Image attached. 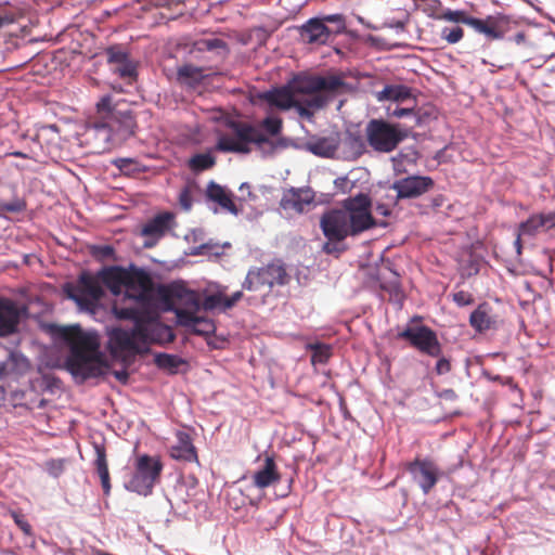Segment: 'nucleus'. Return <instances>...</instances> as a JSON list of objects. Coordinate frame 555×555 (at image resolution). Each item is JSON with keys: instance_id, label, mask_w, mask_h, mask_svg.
I'll return each mask as SVG.
<instances>
[{"instance_id": "obj_1", "label": "nucleus", "mask_w": 555, "mask_h": 555, "mask_svg": "<svg viewBox=\"0 0 555 555\" xmlns=\"http://www.w3.org/2000/svg\"><path fill=\"white\" fill-rule=\"evenodd\" d=\"M345 88L346 82L337 75L300 73L285 86L262 92L258 98L282 111L294 108L299 117L312 121L315 113L324 109Z\"/></svg>"}, {"instance_id": "obj_2", "label": "nucleus", "mask_w": 555, "mask_h": 555, "mask_svg": "<svg viewBox=\"0 0 555 555\" xmlns=\"http://www.w3.org/2000/svg\"><path fill=\"white\" fill-rule=\"evenodd\" d=\"M372 201L367 194L360 193L346 198L341 209H333L322 215L320 228L326 242L322 250L339 257L348 249L345 240L357 236L377 225L371 212Z\"/></svg>"}, {"instance_id": "obj_3", "label": "nucleus", "mask_w": 555, "mask_h": 555, "mask_svg": "<svg viewBox=\"0 0 555 555\" xmlns=\"http://www.w3.org/2000/svg\"><path fill=\"white\" fill-rule=\"evenodd\" d=\"M53 334L69 348L64 366L76 380L83 383L104 374L105 363L95 333L83 332L79 325H70L55 326Z\"/></svg>"}, {"instance_id": "obj_4", "label": "nucleus", "mask_w": 555, "mask_h": 555, "mask_svg": "<svg viewBox=\"0 0 555 555\" xmlns=\"http://www.w3.org/2000/svg\"><path fill=\"white\" fill-rule=\"evenodd\" d=\"M159 332H165L170 340L173 335L169 327H151L147 325L133 326L130 330L121 327L113 328L109 334L108 346L113 354L122 352L142 353L149 350V346L157 341Z\"/></svg>"}, {"instance_id": "obj_5", "label": "nucleus", "mask_w": 555, "mask_h": 555, "mask_svg": "<svg viewBox=\"0 0 555 555\" xmlns=\"http://www.w3.org/2000/svg\"><path fill=\"white\" fill-rule=\"evenodd\" d=\"M228 127L233 135L222 134L215 146L216 151L223 153L249 154L250 144L261 147L264 144H272L271 140L258 127L250 122L230 120Z\"/></svg>"}, {"instance_id": "obj_6", "label": "nucleus", "mask_w": 555, "mask_h": 555, "mask_svg": "<svg viewBox=\"0 0 555 555\" xmlns=\"http://www.w3.org/2000/svg\"><path fill=\"white\" fill-rule=\"evenodd\" d=\"M63 292L67 298L76 302L79 310L92 313L104 296V289L96 274L87 270L81 271L75 282L65 283Z\"/></svg>"}, {"instance_id": "obj_7", "label": "nucleus", "mask_w": 555, "mask_h": 555, "mask_svg": "<svg viewBox=\"0 0 555 555\" xmlns=\"http://www.w3.org/2000/svg\"><path fill=\"white\" fill-rule=\"evenodd\" d=\"M291 282L285 263L273 260L262 267H251L242 283V289L257 293L264 288L271 291L274 286H285Z\"/></svg>"}, {"instance_id": "obj_8", "label": "nucleus", "mask_w": 555, "mask_h": 555, "mask_svg": "<svg viewBox=\"0 0 555 555\" xmlns=\"http://www.w3.org/2000/svg\"><path fill=\"white\" fill-rule=\"evenodd\" d=\"M440 20L472 27L475 31L485 35L489 40L502 39L506 31L507 20L501 15H488L486 18H477L464 10H446Z\"/></svg>"}, {"instance_id": "obj_9", "label": "nucleus", "mask_w": 555, "mask_h": 555, "mask_svg": "<svg viewBox=\"0 0 555 555\" xmlns=\"http://www.w3.org/2000/svg\"><path fill=\"white\" fill-rule=\"evenodd\" d=\"M369 145L378 153H390L397 149L408 133L397 124L384 119H371L365 128Z\"/></svg>"}, {"instance_id": "obj_10", "label": "nucleus", "mask_w": 555, "mask_h": 555, "mask_svg": "<svg viewBox=\"0 0 555 555\" xmlns=\"http://www.w3.org/2000/svg\"><path fill=\"white\" fill-rule=\"evenodd\" d=\"M163 467L159 457L147 454L140 455L137 459L134 473L127 482L126 489L140 495H150L155 483L160 479Z\"/></svg>"}, {"instance_id": "obj_11", "label": "nucleus", "mask_w": 555, "mask_h": 555, "mask_svg": "<svg viewBox=\"0 0 555 555\" xmlns=\"http://www.w3.org/2000/svg\"><path fill=\"white\" fill-rule=\"evenodd\" d=\"M125 297L134 300L142 307H150L154 299V282L151 274L142 268H127Z\"/></svg>"}, {"instance_id": "obj_12", "label": "nucleus", "mask_w": 555, "mask_h": 555, "mask_svg": "<svg viewBox=\"0 0 555 555\" xmlns=\"http://www.w3.org/2000/svg\"><path fill=\"white\" fill-rule=\"evenodd\" d=\"M398 338L409 341L411 347L428 357H440L442 353L436 332L426 325L408 326L398 334Z\"/></svg>"}, {"instance_id": "obj_13", "label": "nucleus", "mask_w": 555, "mask_h": 555, "mask_svg": "<svg viewBox=\"0 0 555 555\" xmlns=\"http://www.w3.org/2000/svg\"><path fill=\"white\" fill-rule=\"evenodd\" d=\"M163 298L166 309L175 313L177 310H188L195 314L202 309L198 294L182 285L173 284L164 288Z\"/></svg>"}, {"instance_id": "obj_14", "label": "nucleus", "mask_w": 555, "mask_h": 555, "mask_svg": "<svg viewBox=\"0 0 555 555\" xmlns=\"http://www.w3.org/2000/svg\"><path fill=\"white\" fill-rule=\"evenodd\" d=\"M405 468L424 494H428L439 480V468L430 459L416 457L414 461L406 463Z\"/></svg>"}, {"instance_id": "obj_15", "label": "nucleus", "mask_w": 555, "mask_h": 555, "mask_svg": "<svg viewBox=\"0 0 555 555\" xmlns=\"http://www.w3.org/2000/svg\"><path fill=\"white\" fill-rule=\"evenodd\" d=\"M434 186L430 177L411 176L396 181L392 189L397 191L398 198H416L427 193Z\"/></svg>"}, {"instance_id": "obj_16", "label": "nucleus", "mask_w": 555, "mask_h": 555, "mask_svg": "<svg viewBox=\"0 0 555 555\" xmlns=\"http://www.w3.org/2000/svg\"><path fill=\"white\" fill-rule=\"evenodd\" d=\"M113 313L119 320H131L134 322L133 326L147 325L151 327H163L156 322L157 313L150 309V307L133 308L113 306Z\"/></svg>"}, {"instance_id": "obj_17", "label": "nucleus", "mask_w": 555, "mask_h": 555, "mask_svg": "<svg viewBox=\"0 0 555 555\" xmlns=\"http://www.w3.org/2000/svg\"><path fill=\"white\" fill-rule=\"evenodd\" d=\"M22 309L10 298L0 297V337H8L17 331Z\"/></svg>"}, {"instance_id": "obj_18", "label": "nucleus", "mask_w": 555, "mask_h": 555, "mask_svg": "<svg viewBox=\"0 0 555 555\" xmlns=\"http://www.w3.org/2000/svg\"><path fill=\"white\" fill-rule=\"evenodd\" d=\"M314 199V194L310 189L291 188L283 192L280 206L285 211L301 214L305 207L310 205Z\"/></svg>"}, {"instance_id": "obj_19", "label": "nucleus", "mask_w": 555, "mask_h": 555, "mask_svg": "<svg viewBox=\"0 0 555 555\" xmlns=\"http://www.w3.org/2000/svg\"><path fill=\"white\" fill-rule=\"evenodd\" d=\"M177 324L186 327L192 331V333L202 336H208L215 333L216 325L212 320L199 317L197 313H193L188 310H177L176 311Z\"/></svg>"}, {"instance_id": "obj_20", "label": "nucleus", "mask_w": 555, "mask_h": 555, "mask_svg": "<svg viewBox=\"0 0 555 555\" xmlns=\"http://www.w3.org/2000/svg\"><path fill=\"white\" fill-rule=\"evenodd\" d=\"M299 36L305 43L323 46L331 38L330 27L320 17H312L300 26Z\"/></svg>"}, {"instance_id": "obj_21", "label": "nucleus", "mask_w": 555, "mask_h": 555, "mask_svg": "<svg viewBox=\"0 0 555 555\" xmlns=\"http://www.w3.org/2000/svg\"><path fill=\"white\" fill-rule=\"evenodd\" d=\"M339 149L338 135L319 137L311 135L305 143L304 150L320 157H334Z\"/></svg>"}, {"instance_id": "obj_22", "label": "nucleus", "mask_w": 555, "mask_h": 555, "mask_svg": "<svg viewBox=\"0 0 555 555\" xmlns=\"http://www.w3.org/2000/svg\"><path fill=\"white\" fill-rule=\"evenodd\" d=\"M280 481L281 474L279 473L274 456L264 454L263 465L253 475V485L258 489H266Z\"/></svg>"}, {"instance_id": "obj_23", "label": "nucleus", "mask_w": 555, "mask_h": 555, "mask_svg": "<svg viewBox=\"0 0 555 555\" xmlns=\"http://www.w3.org/2000/svg\"><path fill=\"white\" fill-rule=\"evenodd\" d=\"M169 454L177 461L198 463L197 452L192 442V438L185 431H177L176 442L170 447Z\"/></svg>"}, {"instance_id": "obj_24", "label": "nucleus", "mask_w": 555, "mask_h": 555, "mask_svg": "<svg viewBox=\"0 0 555 555\" xmlns=\"http://www.w3.org/2000/svg\"><path fill=\"white\" fill-rule=\"evenodd\" d=\"M204 52L211 53L215 59L224 60L230 54V48L224 40L217 37L195 40L190 48V53L196 54Z\"/></svg>"}, {"instance_id": "obj_25", "label": "nucleus", "mask_w": 555, "mask_h": 555, "mask_svg": "<svg viewBox=\"0 0 555 555\" xmlns=\"http://www.w3.org/2000/svg\"><path fill=\"white\" fill-rule=\"evenodd\" d=\"M554 228L555 212L532 215L518 225L519 236H533L541 230H550Z\"/></svg>"}, {"instance_id": "obj_26", "label": "nucleus", "mask_w": 555, "mask_h": 555, "mask_svg": "<svg viewBox=\"0 0 555 555\" xmlns=\"http://www.w3.org/2000/svg\"><path fill=\"white\" fill-rule=\"evenodd\" d=\"M127 268L108 267L100 270L96 276L100 283L104 284L113 295H119L125 287Z\"/></svg>"}, {"instance_id": "obj_27", "label": "nucleus", "mask_w": 555, "mask_h": 555, "mask_svg": "<svg viewBox=\"0 0 555 555\" xmlns=\"http://www.w3.org/2000/svg\"><path fill=\"white\" fill-rule=\"evenodd\" d=\"M175 215L169 211L160 212L149 220L142 228V235L159 238L171 228Z\"/></svg>"}, {"instance_id": "obj_28", "label": "nucleus", "mask_w": 555, "mask_h": 555, "mask_svg": "<svg viewBox=\"0 0 555 555\" xmlns=\"http://www.w3.org/2000/svg\"><path fill=\"white\" fill-rule=\"evenodd\" d=\"M205 77L203 67L184 64L177 68L176 82L181 87L195 89L203 82Z\"/></svg>"}, {"instance_id": "obj_29", "label": "nucleus", "mask_w": 555, "mask_h": 555, "mask_svg": "<svg viewBox=\"0 0 555 555\" xmlns=\"http://www.w3.org/2000/svg\"><path fill=\"white\" fill-rule=\"evenodd\" d=\"M206 196L209 201L217 203L221 208L237 215L238 210L232 199V193L228 192L220 184L210 181L206 189Z\"/></svg>"}, {"instance_id": "obj_30", "label": "nucleus", "mask_w": 555, "mask_h": 555, "mask_svg": "<svg viewBox=\"0 0 555 555\" xmlns=\"http://www.w3.org/2000/svg\"><path fill=\"white\" fill-rule=\"evenodd\" d=\"M93 449L95 452L94 467L101 479V485L105 495L111 492V479L108 472V464L106 457V448L103 443L93 442Z\"/></svg>"}, {"instance_id": "obj_31", "label": "nucleus", "mask_w": 555, "mask_h": 555, "mask_svg": "<svg viewBox=\"0 0 555 555\" xmlns=\"http://www.w3.org/2000/svg\"><path fill=\"white\" fill-rule=\"evenodd\" d=\"M376 99L379 102L391 101L404 103L406 101L415 102L410 87L404 85H386L383 90L376 92Z\"/></svg>"}, {"instance_id": "obj_32", "label": "nucleus", "mask_w": 555, "mask_h": 555, "mask_svg": "<svg viewBox=\"0 0 555 555\" xmlns=\"http://www.w3.org/2000/svg\"><path fill=\"white\" fill-rule=\"evenodd\" d=\"M491 308L488 304H480L470 314L469 324L478 333H483L494 325L491 315Z\"/></svg>"}, {"instance_id": "obj_33", "label": "nucleus", "mask_w": 555, "mask_h": 555, "mask_svg": "<svg viewBox=\"0 0 555 555\" xmlns=\"http://www.w3.org/2000/svg\"><path fill=\"white\" fill-rule=\"evenodd\" d=\"M89 139L98 140L100 143L98 149L105 150V145L113 140V127L105 122H95L87 129Z\"/></svg>"}, {"instance_id": "obj_34", "label": "nucleus", "mask_w": 555, "mask_h": 555, "mask_svg": "<svg viewBox=\"0 0 555 555\" xmlns=\"http://www.w3.org/2000/svg\"><path fill=\"white\" fill-rule=\"evenodd\" d=\"M112 164L119 169V171L129 177H135L144 173L149 168L135 158L120 157L112 162Z\"/></svg>"}, {"instance_id": "obj_35", "label": "nucleus", "mask_w": 555, "mask_h": 555, "mask_svg": "<svg viewBox=\"0 0 555 555\" xmlns=\"http://www.w3.org/2000/svg\"><path fill=\"white\" fill-rule=\"evenodd\" d=\"M216 165V157L210 153H199L193 155L188 166L193 172H202L212 168Z\"/></svg>"}, {"instance_id": "obj_36", "label": "nucleus", "mask_w": 555, "mask_h": 555, "mask_svg": "<svg viewBox=\"0 0 555 555\" xmlns=\"http://www.w3.org/2000/svg\"><path fill=\"white\" fill-rule=\"evenodd\" d=\"M225 295L223 291H218L211 294H205L204 298L201 300V307L205 311H212L215 309H220L221 311H227L224 309Z\"/></svg>"}, {"instance_id": "obj_37", "label": "nucleus", "mask_w": 555, "mask_h": 555, "mask_svg": "<svg viewBox=\"0 0 555 555\" xmlns=\"http://www.w3.org/2000/svg\"><path fill=\"white\" fill-rule=\"evenodd\" d=\"M324 25L326 23L332 24V27H330V36H336L340 35L346 31V17L344 14L336 13V14H327L320 17Z\"/></svg>"}, {"instance_id": "obj_38", "label": "nucleus", "mask_w": 555, "mask_h": 555, "mask_svg": "<svg viewBox=\"0 0 555 555\" xmlns=\"http://www.w3.org/2000/svg\"><path fill=\"white\" fill-rule=\"evenodd\" d=\"M155 363L159 369L168 370L173 373L184 362L177 356L158 353L155 356Z\"/></svg>"}, {"instance_id": "obj_39", "label": "nucleus", "mask_w": 555, "mask_h": 555, "mask_svg": "<svg viewBox=\"0 0 555 555\" xmlns=\"http://www.w3.org/2000/svg\"><path fill=\"white\" fill-rule=\"evenodd\" d=\"M312 350L311 362L324 364L332 356V348L325 344H314L310 346Z\"/></svg>"}, {"instance_id": "obj_40", "label": "nucleus", "mask_w": 555, "mask_h": 555, "mask_svg": "<svg viewBox=\"0 0 555 555\" xmlns=\"http://www.w3.org/2000/svg\"><path fill=\"white\" fill-rule=\"evenodd\" d=\"M259 127L268 134L276 137L282 132L283 120L280 117H266L260 121Z\"/></svg>"}, {"instance_id": "obj_41", "label": "nucleus", "mask_w": 555, "mask_h": 555, "mask_svg": "<svg viewBox=\"0 0 555 555\" xmlns=\"http://www.w3.org/2000/svg\"><path fill=\"white\" fill-rule=\"evenodd\" d=\"M107 62L111 64H121L129 60V54L119 46H113L105 51Z\"/></svg>"}, {"instance_id": "obj_42", "label": "nucleus", "mask_w": 555, "mask_h": 555, "mask_svg": "<svg viewBox=\"0 0 555 555\" xmlns=\"http://www.w3.org/2000/svg\"><path fill=\"white\" fill-rule=\"evenodd\" d=\"M464 37V29L460 26L443 27L441 29V38L450 44L460 42Z\"/></svg>"}, {"instance_id": "obj_43", "label": "nucleus", "mask_w": 555, "mask_h": 555, "mask_svg": "<svg viewBox=\"0 0 555 555\" xmlns=\"http://www.w3.org/2000/svg\"><path fill=\"white\" fill-rule=\"evenodd\" d=\"M90 254L99 261H104L114 257L115 249L111 245H93Z\"/></svg>"}, {"instance_id": "obj_44", "label": "nucleus", "mask_w": 555, "mask_h": 555, "mask_svg": "<svg viewBox=\"0 0 555 555\" xmlns=\"http://www.w3.org/2000/svg\"><path fill=\"white\" fill-rule=\"evenodd\" d=\"M26 209L24 199L15 198L9 203L0 201V215L3 212H22Z\"/></svg>"}, {"instance_id": "obj_45", "label": "nucleus", "mask_w": 555, "mask_h": 555, "mask_svg": "<svg viewBox=\"0 0 555 555\" xmlns=\"http://www.w3.org/2000/svg\"><path fill=\"white\" fill-rule=\"evenodd\" d=\"M114 72L121 78H133L137 75L135 65L130 59L125 63L116 65Z\"/></svg>"}, {"instance_id": "obj_46", "label": "nucleus", "mask_w": 555, "mask_h": 555, "mask_svg": "<svg viewBox=\"0 0 555 555\" xmlns=\"http://www.w3.org/2000/svg\"><path fill=\"white\" fill-rule=\"evenodd\" d=\"M345 143L354 152L356 155H361L365 150L364 141L360 135L349 133Z\"/></svg>"}, {"instance_id": "obj_47", "label": "nucleus", "mask_w": 555, "mask_h": 555, "mask_svg": "<svg viewBox=\"0 0 555 555\" xmlns=\"http://www.w3.org/2000/svg\"><path fill=\"white\" fill-rule=\"evenodd\" d=\"M10 515L13 518L16 526L25 533L30 534L31 533V526L27 521L24 514H22L20 511H10Z\"/></svg>"}, {"instance_id": "obj_48", "label": "nucleus", "mask_w": 555, "mask_h": 555, "mask_svg": "<svg viewBox=\"0 0 555 555\" xmlns=\"http://www.w3.org/2000/svg\"><path fill=\"white\" fill-rule=\"evenodd\" d=\"M179 203L185 211L191 210L193 205L192 191L190 186H184L179 194Z\"/></svg>"}, {"instance_id": "obj_49", "label": "nucleus", "mask_w": 555, "mask_h": 555, "mask_svg": "<svg viewBox=\"0 0 555 555\" xmlns=\"http://www.w3.org/2000/svg\"><path fill=\"white\" fill-rule=\"evenodd\" d=\"M452 298H453V301L459 307L469 306L474 302L473 295L465 291H459V292L453 293Z\"/></svg>"}, {"instance_id": "obj_50", "label": "nucleus", "mask_w": 555, "mask_h": 555, "mask_svg": "<svg viewBox=\"0 0 555 555\" xmlns=\"http://www.w3.org/2000/svg\"><path fill=\"white\" fill-rule=\"evenodd\" d=\"M436 358L438 359V361L435 366V372L438 375H444V374H448L449 372H451L452 365H451V361L449 358L442 356V353L440 354V357H436Z\"/></svg>"}, {"instance_id": "obj_51", "label": "nucleus", "mask_w": 555, "mask_h": 555, "mask_svg": "<svg viewBox=\"0 0 555 555\" xmlns=\"http://www.w3.org/2000/svg\"><path fill=\"white\" fill-rule=\"evenodd\" d=\"M388 115L396 118L416 116L414 107H396L393 111H390V108H388Z\"/></svg>"}, {"instance_id": "obj_52", "label": "nucleus", "mask_w": 555, "mask_h": 555, "mask_svg": "<svg viewBox=\"0 0 555 555\" xmlns=\"http://www.w3.org/2000/svg\"><path fill=\"white\" fill-rule=\"evenodd\" d=\"M334 185L337 190H339L341 193H347L351 190L352 184L348 180L347 177H338L334 181Z\"/></svg>"}, {"instance_id": "obj_53", "label": "nucleus", "mask_w": 555, "mask_h": 555, "mask_svg": "<svg viewBox=\"0 0 555 555\" xmlns=\"http://www.w3.org/2000/svg\"><path fill=\"white\" fill-rule=\"evenodd\" d=\"M243 291L234 292L231 296H225L224 301V309L229 310L233 308L242 298H243Z\"/></svg>"}, {"instance_id": "obj_54", "label": "nucleus", "mask_w": 555, "mask_h": 555, "mask_svg": "<svg viewBox=\"0 0 555 555\" xmlns=\"http://www.w3.org/2000/svg\"><path fill=\"white\" fill-rule=\"evenodd\" d=\"M437 396L441 400H446V401H455L457 399L456 392L451 388L442 389L441 391H439L437 393Z\"/></svg>"}, {"instance_id": "obj_55", "label": "nucleus", "mask_w": 555, "mask_h": 555, "mask_svg": "<svg viewBox=\"0 0 555 555\" xmlns=\"http://www.w3.org/2000/svg\"><path fill=\"white\" fill-rule=\"evenodd\" d=\"M114 375H115V377H116L119 382H121V383H124V384H125V383H127V380H128V378H129V374H128V372H127V371H125V370H124V371H115V372H114Z\"/></svg>"}, {"instance_id": "obj_56", "label": "nucleus", "mask_w": 555, "mask_h": 555, "mask_svg": "<svg viewBox=\"0 0 555 555\" xmlns=\"http://www.w3.org/2000/svg\"><path fill=\"white\" fill-rule=\"evenodd\" d=\"M375 209H376V211H377L379 215H382V216H384V217H387V216H389V215H390V210H389V209H388V207H387L386 205H384V204L377 205Z\"/></svg>"}, {"instance_id": "obj_57", "label": "nucleus", "mask_w": 555, "mask_h": 555, "mask_svg": "<svg viewBox=\"0 0 555 555\" xmlns=\"http://www.w3.org/2000/svg\"><path fill=\"white\" fill-rule=\"evenodd\" d=\"M13 22V18L9 15H0V28L4 25L11 24Z\"/></svg>"}, {"instance_id": "obj_58", "label": "nucleus", "mask_w": 555, "mask_h": 555, "mask_svg": "<svg viewBox=\"0 0 555 555\" xmlns=\"http://www.w3.org/2000/svg\"><path fill=\"white\" fill-rule=\"evenodd\" d=\"M515 246H516L517 253L520 254L522 246H521V236H519V231L517 232V237H516V241H515Z\"/></svg>"}, {"instance_id": "obj_59", "label": "nucleus", "mask_w": 555, "mask_h": 555, "mask_svg": "<svg viewBox=\"0 0 555 555\" xmlns=\"http://www.w3.org/2000/svg\"><path fill=\"white\" fill-rule=\"evenodd\" d=\"M525 38H526V36H525V34H524V33H517V34L515 35V37H514V39H515V41H516L517 43H521V42H524V41H525Z\"/></svg>"}, {"instance_id": "obj_60", "label": "nucleus", "mask_w": 555, "mask_h": 555, "mask_svg": "<svg viewBox=\"0 0 555 555\" xmlns=\"http://www.w3.org/2000/svg\"><path fill=\"white\" fill-rule=\"evenodd\" d=\"M190 482L191 488H195L198 483V480L194 476H190L186 479Z\"/></svg>"}, {"instance_id": "obj_61", "label": "nucleus", "mask_w": 555, "mask_h": 555, "mask_svg": "<svg viewBox=\"0 0 555 555\" xmlns=\"http://www.w3.org/2000/svg\"><path fill=\"white\" fill-rule=\"evenodd\" d=\"M12 155L15 157L27 158V155L23 152H14Z\"/></svg>"}, {"instance_id": "obj_62", "label": "nucleus", "mask_w": 555, "mask_h": 555, "mask_svg": "<svg viewBox=\"0 0 555 555\" xmlns=\"http://www.w3.org/2000/svg\"><path fill=\"white\" fill-rule=\"evenodd\" d=\"M507 384L511 385L513 388H516V385H514L513 379L508 378Z\"/></svg>"}, {"instance_id": "obj_63", "label": "nucleus", "mask_w": 555, "mask_h": 555, "mask_svg": "<svg viewBox=\"0 0 555 555\" xmlns=\"http://www.w3.org/2000/svg\"><path fill=\"white\" fill-rule=\"evenodd\" d=\"M4 371V364H0V375L3 373Z\"/></svg>"}]
</instances>
